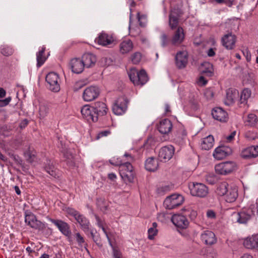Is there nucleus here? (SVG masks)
<instances>
[{"label": "nucleus", "instance_id": "nucleus-1", "mask_svg": "<svg viewBox=\"0 0 258 258\" xmlns=\"http://www.w3.org/2000/svg\"><path fill=\"white\" fill-rule=\"evenodd\" d=\"M128 75L131 81L135 86H142L148 81L147 73L144 70L138 72L136 69L132 68L128 71Z\"/></svg>", "mask_w": 258, "mask_h": 258}, {"label": "nucleus", "instance_id": "nucleus-2", "mask_svg": "<svg viewBox=\"0 0 258 258\" xmlns=\"http://www.w3.org/2000/svg\"><path fill=\"white\" fill-rule=\"evenodd\" d=\"M25 222L31 228L43 230L45 228V224L37 219L36 216L30 211H25Z\"/></svg>", "mask_w": 258, "mask_h": 258}, {"label": "nucleus", "instance_id": "nucleus-3", "mask_svg": "<svg viewBox=\"0 0 258 258\" xmlns=\"http://www.w3.org/2000/svg\"><path fill=\"white\" fill-rule=\"evenodd\" d=\"M237 168L236 163L233 161L221 162L215 166L217 173L221 175H227L235 171Z\"/></svg>", "mask_w": 258, "mask_h": 258}, {"label": "nucleus", "instance_id": "nucleus-4", "mask_svg": "<svg viewBox=\"0 0 258 258\" xmlns=\"http://www.w3.org/2000/svg\"><path fill=\"white\" fill-rule=\"evenodd\" d=\"M183 197L179 194H173L167 197L164 201V206L167 209H173L181 205L184 201Z\"/></svg>", "mask_w": 258, "mask_h": 258}, {"label": "nucleus", "instance_id": "nucleus-5", "mask_svg": "<svg viewBox=\"0 0 258 258\" xmlns=\"http://www.w3.org/2000/svg\"><path fill=\"white\" fill-rule=\"evenodd\" d=\"M120 175L124 181L133 182L134 179L133 167L128 161L124 162L120 166Z\"/></svg>", "mask_w": 258, "mask_h": 258}, {"label": "nucleus", "instance_id": "nucleus-6", "mask_svg": "<svg viewBox=\"0 0 258 258\" xmlns=\"http://www.w3.org/2000/svg\"><path fill=\"white\" fill-rule=\"evenodd\" d=\"M253 213L249 209H243L238 213H233L232 216L233 220L239 224H246L253 217Z\"/></svg>", "mask_w": 258, "mask_h": 258}, {"label": "nucleus", "instance_id": "nucleus-7", "mask_svg": "<svg viewBox=\"0 0 258 258\" xmlns=\"http://www.w3.org/2000/svg\"><path fill=\"white\" fill-rule=\"evenodd\" d=\"M190 194L193 196L200 198L205 197L208 193V187L201 183H191L189 184Z\"/></svg>", "mask_w": 258, "mask_h": 258}, {"label": "nucleus", "instance_id": "nucleus-8", "mask_svg": "<svg viewBox=\"0 0 258 258\" xmlns=\"http://www.w3.org/2000/svg\"><path fill=\"white\" fill-rule=\"evenodd\" d=\"M183 13L178 7L172 8L169 16V25L172 30L178 27L179 18L181 17Z\"/></svg>", "mask_w": 258, "mask_h": 258}, {"label": "nucleus", "instance_id": "nucleus-9", "mask_svg": "<svg viewBox=\"0 0 258 258\" xmlns=\"http://www.w3.org/2000/svg\"><path fill=\"white\" fill-rule=\"evenodd\" d=\"M46 81L48 84L49 89L54 92H58L60 90V86L58 83L59 79L58 75L54 72L48 73L45 78Z\"/></svg>", "mask_w": 258, "mask_h": 258}, {"label": "nucleus", "instance_id": "nucleus-10", "mask_svg": "<svg viewBox=\"0 0 258 258\" xmlns=\"http://www.w3.org/2000/svg\"><path fill=\"white\" fill-rule=\"evenodd\" d=\"M175 149L172 145L162 147L159 152L158 157L161 161L166 162L170 160L174 154Z\"/></svg>", "mask_w": 258, "mask_h": 258}, {"label": "nucleus", "instance_id": "nucleus-11", "mask_svg": "<svg viewBox=\"0 0 258 258\" xmlns=\"http://www.w3.org/2000/svg\"><path fill=\"white\" fill-rule=\"evenodd\" d=\"M100 94V89L96 86L87 87L83 93V98L85 101H91L97 98Z\"/></svg>", "mask_w": 258, "mask_h": 258}, {"label": "nucleus", "instance_id": "nucleus-12", "mask_svg": "<svg viewBox=\"0 0 258 258\" xmlns=\"http://www.w3.org/2000/svg\"><path fill=\"white\" fill-rule=\"evenodd\" d=\"M236 41V36L231 32L225 34L221 38V43L227 49H233Z\"/></svg>", "mask_w": 258, "mask_h": 258}, {"label": "nucleus", "instance_id": "nucleus-13", "mask_svg": "<svg viewBox=\"0 0 258 258\" xmlns=\"http://www.w3.org/2000/svg\"><path fill=\"white\" fill-rule=\"evenodd\" d=\"M127 101L126 98L121 97L118 98L112 107V110L116 115H121L127 108Z\"/></svg>", "mask_w": 258, "mask_h": 258}, {"label": "nucleus", "instance_id": "nucleus-14", "mask_svg": "<svg viewBox=\"0 0 258 258\" xmlns=\"http://www.w3.org/2000/svg\"><path fill=\"white\" fill-rule=\"evenodd\" d=\"M49 220L54 224L60 232L64 235L70 237L71 235V231L69 224L60 220H55L51 218H49Z\"/></svg>", "mask_w": 258, "mask_h": 258}, {"label": "nucleus", "instance_id": "nucleus-15", "mask_svg": "<svg viewBox=\"0 0 258 258\" xmlns=\"http://www.w3.org/2000/svg\"><path fill=\"white\" fill-rule=\"evenodd\" d=\"M173 224L178 228L186 229L189 225V222L186 217L181 214H175L171 218Z\"/></svg>", "mask_w": 258, "mask_h": 258}, {"label": "nucleus", "instance_id": "nucleus-16", "mask_svg": "<svg viewBox=\"0 0 258 258\" xmlns=\"http://www.w3.org/2000/svg\"><path fill=\"white\" fill-rule=\"evenodd\" d=\"M81 112L83 117L88 121L96 122L97 121V115L94 111L93 106L89 105H84L82 108Z\"/></svg>", "mask_w": 258, "mask_h": 258}, {"label": "nucleus", "instance_id": "nucleus-17", "mask_svg": "<svg viewBox=\"0 0 258 258\" xmlns=\"http://www.w3.org/2000/svg\"><path fill=\"white\" fill-rule=\"evenodd\" d=\"M115 39L112 35L108 34L105 32H101L95 39V42L103 46H107L112 44Z\"/></svg>", "mask_w": 258, "mask_h": 258}, {"label": "nucleus", "instance_id": "nucleus-18", "mask_svg": "<svg viewBox=\"0 0 258 258\" xmlns=\"http://www.w3.org/2000/svg\"><path fill=\"white\" fill-rule=\"evenodd\" d=\"M185 38L184 30L181 27H178L174 33L171 40L172 45L176 46L181 44Z\"/></svg>", "mask_w": 258, "mask_h": 258}, {"label": "nucleus", "instance_id": "nucleus-19", "mask_svg": "<svg viewBox=\"0 0 258 258\" xmlns=\"http://www.w3.org/2000/svg\"><path fill=\"white\" fill-rule=\"evenodd\" d=\"M187 52L186 51H179L175 56L176 66L179 69L184 68L187 62Z\"/></svg>", "mask_w": 258, "mask_h": 258}, {"label": "nucleus", "instance_id": "nucleus-20", "mask_svg": "<svg viewBox=\"0 0 258 258\" xmlns=\"http://www.w3.org/2000/svg\"><path fill=\"white\" fill-rule=\"evenodd\" d=\"M70 66L72 72L76 74L82 73L85 68L82 59L79 58H74L71 59Z\"/></svg>", "mask_w": 258, "mask_h": 258}, {"label": "nucleus", "instance_id": "nucleus-21", "mask_svg": "<svg viewBox=\"0 0 258 258\" xmlns=\"http://www.w3.org/2000/svg\"><path fill=\"white\" fill-rule=\"evenodd\" d=\"M213 117L219 121L226 122L227 120V113L222 108L216 107L212 111Z\"/></svg>", "mask_w": 258, "mask_h": 258}, {"label": "nucleus", "instance_id": "nucleus-22", "mask_svg": "<svg viewBox=\"0 0 258 258\" xmlns=\"http://www.w3.org/2000/svg\"><path fill=\"white\" fill-rule=\"evenodd\" d=\"M243 245L248 249H258V234L244 239Z\"/></svg>", "mask_w": 258, "mask_h": 258}, {"label": "nucleus", "instance_id": "nucleus-23", "mask_svg": "<svg viewBox=\"0 0 258 258\" xmlns=\"http://www.w3.org/2000/svg\"><path fill=\"white\" fill-rule=\"evenodd\" d=\"M201 238L202 241L207 245H212L216 241L215 234L209 230L204 231L201 235Z\"/></svg>", "mask_w": 258, "mask_h": 258}, {"label": "nucleus", "instance_id": "nucleus-24", "mask_svg": "<svg viewBox=\"0 0 258 258\" xmlns=\"http://www.w3.org/2000/svg\"><path fill=\"white\" fill-rule=\"evenodd\" d=\"M158 128L160 133L162 134H167L171 131L172 124L168 119H164L160 121Z\"/></svg>", "mask_w": 258, "mask_h": 258}, {"label": "nucleus", "instance_id": "nucleus-25", "mask_svg": "<svg viewBox=\"0 0 258 258\" xmlns=\"http://www.w3.org/2000/svg\"><path fill=\"white\" fill-rule=\"evenodd\" d=\"M94 112L97 115V119L99 116H103L106 114L108 108L106 104L102 102H97L93 106Z\"/></svg>", "mask_w": 258, "mask_h": 258}, {"label": "nucleus", "instance_id": "nucleus-26", "mask_svg": "<svg viewBox=\"0 0 258 258\" xmlns=\"http://www.w3.org/2000/svg\"><path fill=\"white\" fill-rule=\"evenodd\" d=\"M81 59L85 67L88 68L94 66L96 61L95 55L90 53L84 54L82 56Z\"/></svg>", "mask_w": 258, "mask_h": 258}, {"label": "nucleus", "instance_id": "nucleus-27", "mask_svg": "<svg viewBox=\"0 0 258 258\" xmlns=\"http://www.w3.org/2000/svg\"><path fill=\"white\" fill-rule=\"evenodd\" d=\"M224 196L225 200L227 202H234L238 197L237 188L235 186H230Z\"/></svg>", "mask_w": 258, "mask_h": 258}, {"label": "nucleus", "instance_id": "nucleus-28", "mask_svg": "<svg viewBox=\"0 0 258 258\" xmlns=\"http://www.w3.org/2000/svg\"><path fill=\"white\" fill-rule=\"evenodd\" d=\"M145 167L148 171H155L158 168V161L154 157L149 158L145 162Z\"/></svg>", "mask_w": 258, "mask_h": 258}, {"label": "nucleus", "instance_id": "nucleus-29", "mask_svg": "<svg viewBox=\"0 0 258 258\" xmlns=\"http://www.w3.org/2000/svg\"><path fill=\"white\" fill-rule=\"evenodd\" d=\"M133 47V43L131 40H124L119 44L120 51L122 54L127 53L132 50Z\"/></svg>", "mask_w": 258, "mask_h": 258}, {"label": "nucleus", "instance_id": "nucleus-30", "mask_svg": "<svg viewBox=\"0 0 258 258\" xmlns=\"http://www.w3.org/2000/svg\"><path fill=\"white\" fill-rule=\"evenodd\" d=\"M214 144V139L213 136L209 135L202 139L201 146L202 149L208 150L211 149Z\"/></svg>", "mask_w": 258, "mask_h": 258}, {"label": "nucleus", "instance_id": "nucleus-31", "mask_svg": "<svg viewBox=\"0 0 258 258\" xmlns=\"http://www.w3.org/2000/svg\"><path fill=\"white\" fill-rule=\"evenodd\" d=\"M75 219L80 225L82 229L84 232H86L89 231L90 222L84 216L80 214L77 217H76Z\"/></svg>", "mask_w": 258, "mask_h": 258}, {"label": "nucleus", "instance_id": "nucleus-32", "mask_svg": "<svg viewBox=\"0 0 258 258\" xmlns=\"http://www.w3.org/2000/svg\"><path fill=\"white\" fill-rule=\"evenodd\" d=\"M238 95V92L236 90L229 89L226 93V98L225 101V104L230 105L233 103Z\"/></svg>", "mask_w": 258, "mask_h": 258}, {"label": "nucleus", "instance_id": "nucleus-33", "mask_svg": "<svg viewBox=\"0 0 258 258\" xmlns=\"http://www.w3.org/2000/svg\"><path fill=\"white\" fill-rule=\"evenodd\" d=\"M49 107L48 104L43 102H39V118L44 119L49 113Z\"/></svg>", "mask_w": 258, "mask_h": 258}, {"label": "nucleus", "instance_id": "nucleus-34", "mask_svg": "<svg viewBox=\"0 0 258 258\" xmlns=\"http://www.w3.org/2000/svg\"><path fill=\"white\" fill-rule=\"evenodd\" d=\"M251 95L250 89L247 88L243 89L240 94V103L243 105L247 104L248 100L250 98Z\"/></svg>", "mask_w": 258, "mask_h": 258}, {"label": "nucleus", "instance_id": "nucleus-35", "mask_svg": "<svg viewBox=\"0 0 258 258\" xmlns=\"http://www.w3.org/2000/svg\"><path fill=\"white\" fill-rule=\"evenodd\" d=\"M230 186L226 182H222L218 184L216 192L219 196H224Z\"/></svg>", "mask_w": 258, "mask_h": 258}, {"label": "nucleus", "instance_id": "nucleus-36", "mask_svg": "<svg viewBox=\"0 0 258 258\" xmlns=\"http://www.w3.org/2000/svg\"><path fill=\"white\" fill-rule=\"evenodd\" d=\"M45 50V47L43 46L41 49L36 53L37 66L38 67H41L46 59V58L43 55Z\"/></svg>", "mask_w": 258, "mask_h": 258}, {"label": "nucleus", "instance_id": "nucleus-37", "mask_svg": "<svg viewBox=\"0 0 258 258\" xmlns=\"http://www.w3.org/2000/svg\"><path fill=\"white\" fill-rule=\"evenodd\" d=\"M257 122V118L255 114L250 113L248 114L247 119L245 121L246 125L254 126Z\"/></svg>", "mask_w": 258, "mask_h": 258}, {"label": "nucleus", "instance_id": "nucleus-38", "mask_svg": "<svg viewBox=\"0 0 258 258\" xmlns=\"http://www.w3.org/2000/svg\"><path fill=\"white\" fill-rule=\"evenodd\" d=\"M45 171L51 176L56 178L57 176L56 169L50 160L47 161V165L45 167Z\"/></svg>", "mask_w": 258, "mask_h": 258}, {"label": "nucleus", "instance_id": "nucleus-39", "mask_svg": "<svg viewBox=\"0 0 258 258\" xmlns=\"http://www.w3.org/2000/svg\"><path fill=\"white\" fill-rule=\"evenodd\" d=\"M251 149V147H248L243 149L241 152V156L244 159L254 158Z\"/></svg>", "mask_w": 258, "mask_h": 258}, {"label": "nucleus", "instance_id": "nucleus-40", "mask_svg": "<svg viewBox=\"0 0 258 258\" xmlns=\"http://www.w3.org/2000/svg\"><path fill=\"white\" fill-rule=\"evenodd\" d=\"M202 66L205 68L202 70L203 73L207 74L208 76H211L213 73V65L209 62H204L202 64Z\"/></svg>", "mask_w": 258, "mask_h": 258}, {"label": "nucleus", "instance_id": "nucleus-41", "mask_svg": "<svg viewBox=\"0 0 258 258\" xmlns=\"http://www.w3.org/2000/svg\"><path fill=\"white\" fill-rule=\"evenodd\" d=\"M157 227V224L156 222H154L152 223V227L148 229V238L149 239H153L154 236L157 234L158 230Z\"/></svg>", "mask_w": 258, "mask_h": 258}, {"label": "nucleus", "instance_id": "nucleus-42", "mask_svg": "<svg viewBox=\"0 0 258 258\" xmlns=\"http://www.w3.org/2000/svg\"><path fill=\"white\" fill-rule=\"evenodd\" d=\"M109 163L114 166H119V168L123 163L122 160L119 158L114 157L109 160Z\"/></svg>", "mask_w": 258, "mask_h": 258}, {"label": "nucleus", "instance_id": "nucleus-43", "mask_svg": "<svg viewBox=\"0 0 258 258\" xmlns=\"http://www.w3.org/2000/svg\"><path fill=\"white\" fill-rule=\"evenodd\" d=\"M160 39L161 46L163 47L166 46L170 42L168 36L164 33L161 34Z\"/></svg>", "mask_w": 258, "mask_h": 258}, {"label": "nucleus", "instance_id": "nucleus-44", "mask_svg": "<svg viewBox=\"0 0 258 258\" xmlns=\"http://www.w3.org/2000/svg\"><path fill=\"white\" fill-rule=\"evenodd\" d=\"M248 209L252 211L253 217H255L256 219L258 218V203L251 205Z\"/></svg>", "mask_w": 258, "mask_h": 258}, {"label": "nucleus", "instance_id": "nucleus-45", "mask_svg": "<svg viewBox=\"0 0 258 258\" xmlns=\"http://www.w3.org/2000/svg\"><path fill=\"white\" fill-rule=\"evenodd\" d=\"M137 18L139 22L140 26L142 27H145L147 23L146 16L144 15H140V13H138L137 15Z\"/></svg>", "mask_w": 258, "mask_h": 258}, {"label": "nucleus", "instance_id": "nucleus-46", "mask_svg": "<svg viewBox=\"0 0 258 258\" xmlns=\"http://www.w3.org/2000/svg\"><path fill=\"white\" fill-rule=\"evenodd\" d=\"M132 61L135 64L138 63L141 59V54L139 52H135L132 56Z\"/></svg>", "mask_w": 258, "mask_h": 258}, {"label": "nucleus", "instance_id": "nucleus-47", "mask_svg": "<svg viewBox=\"0 0 258 258\" xmlns=\"http://www.w3.org/2000/svg\"><path fill=\"white\" fill-rule=\"evenodd\" d=\"M2 53L5 56L11 55L13 52V49L8 46L4 47L1 50Z\"/></svg>", "mask_w": 258, "mask_h": 258}, {"label": "nucleus", "instance_id": "nucleus-48", "mask_svg": "<svg viewBox=\"0 0 258 258\" xmlns=\"http://www.w3.org/2000/svg\"><path fill=\"white\" fill-rule=\"evenodd\" d=\"M223 153L224 152L222 151L221 148H217L213 153V156L215 158L220 159L222 158V156L224 155Z\"/></svg>", "mask_w": 258, "mask_h": 258}, {"label": "nucleus", "instance_id": "nucleus-49", "mask_svg": "<svg viewBox=\"0 0 258 258\" xmlns=\"http://www.w3.org/2000/svg\"><path fill=\"white\" fill-rule=\"evenodd\" d=\"M206 180L209 184H214L217 180L216 177L213 174H208L206 176Z\"/></svg>", "mask_w": 258, "mask_h": 258}, {"label": "nucleus", "instance_id": "nucleus-50", "mask_svg": "<svg viewBox=\"0 0 258 258\" xmlns=\"http://www.w3.org/2000/svg\"><path fill=\"white\" fill-rule=\"evenodd\" d=\"M204 96L208 100L211 99L214 96V92L211 89H207L205 91Z\"/></svg>", "mask_w": 258, "mask_h": 258}, {"label": "nucleus", "instance_id": "nucleus-51", "mask_svg": "<svg viewBox=\"0 0 258 258\" xmlns=\"http://www.w3.org/2000/svg\"><path fill=\"white\" fill-rule=\"evenodd\" d=\"M61 152L63 153V156L68 160H71L73 158L72 154L67 149H62Z\"/></svg>", "mask_w": 258, "mask_h": 258}, {"label": "nucleus", "instance_id": "nucleus-52", "mask_svg": "<svg viewBox=\"0 0 258 258\" xmlns=\"http://www.w3.org/2000/svg\"><path fill=\"white\" fill-rule=\"evenodd\" d=\"M76 241H77L79 245L82 246L83 244L85 243L84 238L81 235V234L79 233H76Z\"/></svg>", "mask_w": 258, "mask_h": 258}, {"label": "nucleus", "instance_id": "nucleus-53", "mask_svg": "<svg viewBox=\"0 0 258 258\" xmlns=\"http://www.w3.org/2000/svg\"><path fill=\"white\" fill-rule=\"evenodd\" d=\"M243 55L245 56L246 59L247 61H250L251 60V54L248 49L246 48L242 51Z\"/></svg>", "mask_w": 258, "mask_h": 258}, {"label": "nucleus", "instance_id": "nucleus-54", "mask_svg": "<svg viewBox=\"0 0 258 258\" xmlns=\"http://www.w3.org/2000/svg\"><path fill=\"white\" fill-rule=\"evenodd\" d=\"M11 100V97H9L5 99H0V107H4L7 105Z\"/></svg>", "mask_w": 258, "mask_h": 258}, {"label": "nucleus", "instance_id": "nucleus-55", "mask_svg": "<svg viewBox=\"0 0 258 258\" xmlns=\"http://www.w3.org/2000/svg\"><path fill=\"white\" fill-rule=\"evenodd\" d=\"M11 157L18 164H22V160L21 158L18 155L15 154L11 155Z\"/></svg>", "mask_w": 258, "mask_h": 258}, {"label": "nucleus", "instance_id": "nucleus-56", "mask_svg": "<svg viewBox=\"0 0 258 258\" xmlns=\"http://www.w3.org/2000/svg\"><path fill=\"white\" fill-rule=\"evenodd\" d=\"M68 212L70 215L73 216L75 219H76V217H77V216L80 214L78 211L73 209H69Z\"/></svg>", "mask_w": 258, "mask_h": 258}, {"label": "nucleus", "instance_id": "nucleus-57", "mask_svg": "<svg viewBox=\"0 0 258 258\" xmlns=\"http://www.w3.org/2000/svg\"><path fill=\"white\" fill-rule=\"evenodd\" d=\"M113 258H121V254L119 251L113 247Z\"/></svg>", "mask_w": 258, "mask_h": 258}, {"label": "nucleus", "instance_id": "nucleus-58", "mask_svg": "<svg viewBox=\"0 0 258 258\" xmlns=\"http://www.w3.org/2000/svg\"><path fill=\"white\" fill-rule=\"evenodd\" d=\"M187 211L190 213L188 215L189 216V217L191 218V220L195 219L197 216V211H196L194 210H188Z\"/></svg>", "mask_w": 258, "mask_h": 258}, {"label": "nucleus", "instance_id": "nucleus-59", "mask_svg": "<svg viewBox=\"0 0 258 258\" xmlns=\"http://www.w3.org/2000/svg\"><path fill=\"white\" fill-rule=\"evenodd\" d=\"M109 134H110V132L109 131L106 130V131H102L98 134V135L97 136V139H99V138H100L101 137L107 136Z\"/></svg>", "mask_w": 258, "mask_h": 258}, {"label": "nucleus", "instance_id": "nucleus-60", "mask_svg": "<svg viewBox=\"0 0 258 258\" xmlns=\"http://www.w3.org/2000/svg\"><path fill=\"white\" fill-rule=\"evenodd\" d=\"M207 216L210 219H215L216 218L215 213L212 210H208L207 212Z\"/></svg>", "mask_w": 258, "mask_h": 258}, {"label": "nucleus", "instance_id": "nucleus-61", "mask_svg": "<svg viewBox=\"0 0 258 258\" xmlns=\"http://www.w3.org/2000/svg\"><path fill=\"white\" fill-rule=\"evenodd\" d=\"M95 219L97 222V225L100 228L104 226V222L97 215H95Z\"/></svg>", "mask_w": 258, "mask_h": 258}, {"label": "nucleus", "instance_id": "nucleus-62", "mask_svg": "<svg viewBox=\"0 0 258 258\" xmlns=\"http://www.w3.org/2000/svg\"><path fill=\"white\" fill-rule=\"evenodd\" d=\"M251 149L252 153L253 154L254 157L255 158L258 156V146H251Z\"/></svg>", "mask_w": 258, "mask_h": 258}, {"label": "nucleus", "instance_id": "nucleus-63", "mask_svg": "<svg viewBox=\"0 0 258 258\" xmlns=\"http://www.w3.org/2000/svg\"><path fill=\"white\" fill-rule=\"evenodd\" d=\"M198 83L202 86H204L207 83V81L203 76H201L198 81Z\"/></svg>", "mask_w": 258, "mask_h": 258}, {"label": "nucleus", "instance_id": "nucleus-64", "mask_svg": "<svg viewBox=\"0 0 258 258\" xmlns=\"http://www.w3.org/2000/svg\"><path fill=\"white\" fill-rule=\"evenodd\" d=\"M236 135V132L234 131L232 132L230 135L226 137L227 141L229 142H231L234 138Z\"/></svg>", "mask_w": 258, "mask_h": 258}]
</instances>
